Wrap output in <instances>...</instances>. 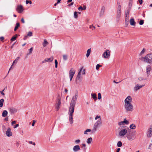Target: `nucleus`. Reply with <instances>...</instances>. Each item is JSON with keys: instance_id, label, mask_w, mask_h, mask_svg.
Segmentation results:
<instances>
[{"instance_id": "nucleus-64", "label": "nucleus", "mask_w": 152, "mask_h": 152, "mask_svg": "<svg viewBox=\"0 0 152 152\" xmlns=\"http://www.w3.org/2000/svg\"><path fill=\"white\" fill-rule=\"evenodd\" d=\"M72 0H68L67 2L68 3L71 2H72Z\"/></svg>"}, {"instance_id": "nucleus-59", "label": "nucleus", "mask_w": 152, "mask_h": 152, "mask_svg": "<svg viewBox=\"0 0 152 152\" xmlns=\"http://www.w3.org/2000/svg\"><path fill=\"white\" fill-rule=\"evenodd\" d=\"M15 123H16V121H12L11 123V124H12V125H13Z\"/></svg>"}, {"instance_id": "nucleus-28", "label": "nucleus", "mask_w": 152, "mask_h": 152, "mask_svg": "<svg viewBox=\"0 0 152 152\" xmlns=\"http://www.w3.org/2000/svg\"><path fill=\"white\" fill-rule=\"evenodd\" d=\"M18 37V35L17 34H15L14 36L12 37L11 38V39H10V40L11 41H13L14 40H15Z\"/></svg>"}, {"instance_id": "nucleus-27", "label": "nucleus", "mask_w": 152, "mask_h": 152, "mask_svg": "<svg viewBox=\"0 0 152 152\" xmlns=\"http://www.w3.org/2000/svg\"><path fill=\"white\" fill-rule=\"evenodd\" d=\"M92 139L91 137H90L89 138H88L87 141H86V142H87V143L88 144H90L91 142H92Z\"/></svg>"}, {"instance_id": "nucleus-9", "label": "nucleus", "mask_w": 152, "mask_h": 152, "mask_svg": "<svg viewBox=\"0 0 152 152\" xmlns=\"http://www.w3.org/2000/svg\"><path fill=\"white\" fill-rule=\"evenodd\" d=\"M135 135L132 133H127L126 137L127 139L129 140H132L134 139Z\"/></svg>"}, {"instance_id": "nucleus-50", "label": "nucleus", "mask_w": 152, "mask_h": 152, "mask_svg": "<svg viewBox=\"0 0 152 152\" xmlns=\"http://www.w3.org/2000/svg\"><path fill=\"white\" fill-rule=\"evenodd\" d=\"M145 48H143L142 49V51H141V52L140 53V54H142L143 53L145 52Z\"/></svg>"}, {"instance_id": "nucleus-37", "label": "nucleus", "mask_w": 152, "mask_h": 152, "mask_svg": "<svg viewBox=\"0 0 152 152\" xmlns=\"http://www.w3.org/2000/svg\"><path fill=\"white\" fill-rule=\"evenodd\" d=\"M33 51V48L32 47L29 50V53L27 54V55L31 54L32 53Z\"/></svg>"}, {"instance_id": "nucleus-11", "label": "nucleus", "mask_w": 152, "mask_h": 152, "mask_svg": "<svg viewBox=\"0 0 152 152\" xmlns=\"http://www.w3.org/2000/svg\"><path fill=\"white\" fill-rule=\"evenodd\" d=\"M147 135L148 137H150L152 136V124L150 126V127L148 129L147 133Z\"/></svg>"}, {"instance_id": "nucleus-60", "label": "nucleus", "mask_w": 152, "mask_h": 152, "mask_svg": "<svg viewBox=\"0 0 152 152\" xmlns=\"http://www.w3.org/2000/svg\"><path fill=\"white\" fill-rule=\"evenodd\" d=\"M19 126V124H16L15 125V126L14 127V128H16L17 127H18Z\"/></svg>"}, {"instance_id": "nucleus-45", "label": "nucleus", "mask_w": 152, "mask_h": 152, "mask_svg": "<svg viewBox=\"0 0 152 152\" xmlns=\"http://www.w3.org/2000/svg\"><path fill=\"white\" fill-rule=\"evenodd\" d=\"M99 118V119L101 118V116L100 115H97L96 116V117L95 118V120H96L97 119Z\"/></svg>"}, {"instance_id": "nucleus-46", "label": "nucleus", "mask_w": 152, "mask_h": 152, "mask_svg": "<svg viewBox=\"0 0 152 152\" xmlns=\"http://www.w3.org/2000/svg\"><path fill=\"white\" fill-rule=\"evenodd\" d=\"M92 130H91L90 129H86V132H92ZM91 133L93 134L92 132H91ZM87 134V133H86V134Z\"/></svg>"}, {"instance_id": "nucleus-6", "label": "nucleus", "mask_w": 152, "mask_h": 152, "mask_svg": "<svg viewBox=\"0 0 152 152\" xmlns=\"http://www.w3.org/2000/svg\"><path fill=\"white\" fill-rule=\"evenodd\" d=\"M83 68H81L80 69V71L78 72V74L76 78V81L80 80V77H81V74L82 72V74L83 75H84L85 73V69H84L83 70Z\"/></svg>"}, {"instance_id": "nucleus-61", "label": "nucleus", "mask_w": 152, "mask_h": 152, "mask_svg": "<svg viewBox=\"0 0 152 152\" xmlns=\"http://www.w3.org/2000/svg\"><path fill=\"white\" fill-rule=\"evenodd\" d=\"M55 64H58V61H57V60L56 59L55 60Z\"/></svg>"}, {"instance_id": "nucleus-10", "label": "nucleus", "mask_w": 152, "mask_h": 152, "mask_svg": "<svg viewBox=\"0 0 152 152\" xmlns=\"http://www.w3.org/2000/svg\"><path fill=\"white\" fill-rule=\"evenodd\" d=\"M16 10L19 13H21L24 10L23 7L21 5H18L16 8Z\"/></svg>"}, {"instance_id": "nucleus-14", "label": "nucleus", "mask_w": 152, "mask_h": 152, "mask_svg": "<svg viewBox=\"0 0 152 152\" xmlns=\"http://www.w3.org/2000/svg\"><path fill=\"white\" fill-rule=\"evenodd\" d=\"M6 135L8 137H10L12 135V133L11 131V129L8 128L6 131Z\"/></svg>"}, {"instance_id": "nucleus-56", "label": "nucleus", "mask_w": 152, "mask_h": 152, "mask_svg": "<svg viewBox=\"0 0 152 152\" xmlns=\"http://www.w3.org/2000/svg\"><path fill=\"white\" fill-rule=\"evenodd\" d=\"M4 39V37H0V40H1V41L3 40Z\"/></svg>"}, {"instance_id": "nucleus-7", "label": "nucleus", "mask_w": 152, "mask_h": 152, "mask_svg": "<svg viewBox=\"0 0 152 152\" xmlns=\"http://www.w3.org/2000/svg\"><path fill=\"white\" fill-rule=\"evenodd\" d=\"M121 6L120 5H118L117 8V10L116 15L117 19H119L121 16Z\"/></svg>"}, {"instance_id": "nucleus-35", "label": "nucleus", "mask_w": 152, "mask_h": 152, "mask_svg": "<svg viewBox=\"0 0 152 152\" xmlns=\"http://www.w3.org/2000/svg\"><path fill=\"white\" fill-rule=\"evenodd\" d=\"M122 145V142L120 141H118L117 143V145L118 147H121Z\"/></svg>"}, {"instance_id": "nucleus-63", "label": "nucleus", "mask_w": 152, "mask_h": 152, "mask_svg": "<svg viewBox=\"0 0 152 152\" xmlns=\"http://www.w3.org/2000/svg\"><path fill=\"white\" fill-rule=\"evenodd\" d=\"M26 4H28L29 1H28V0H26Z\"/></svg>"}, {"instance_id": "nucleus-39", "label": "nucleus", "mask_w": 152, "mask_h": 152, "mask_svg": "<svg viewBox=\"0 0 152 152\" xmlns=\"http://www.w3.org/2000/svg\"><path fill=\"white\" fill-rule=\"evenodd\" d=\"M77 12H74V16L75 18H77Z\"/></svg>"}, {"instance_id": "nucleus-33", "label": "nucleus", "mask_w": 152, "mask_h": 152, "mask_svg": "<svg viewBox=\"0 0 152 152\" xmlns=\"http://www.w3.org/2000/svg\"><path fill=\"white\" fill-rule=\"evenodd\" d=\"M129 17L125 18V23L126 25L129 24Z\"/></svg>"}, {"instance_id": "nucleus-12", "label": "nucleus", "mask_w": 152, "mask_h": 152, "mask_svg": "<svg viewBox=\"0 0 152 152\" xmlns=\"http://www.w3.org/2000/svg\"><path fill=\"white\" fill-rule=\"evenodd\" d=\"M127 133V130L126 129H124L120 131L119 135L120 136H124Z\"/></svg>"}, {"instance_id": "nucleus-26", "label": "nucleus", "mask_w": 152, "mask_h": 152, "mask_svg": "<svg viewBox=\"0 0 152 152\" xmlns=\"http://www.w3.org/2000/svg\"><path fill=\"white\" fill-rule=\"evenodd\" d=\"M91 52V48L89 49L87 51V53L86 54V56L88 57L90 54Z\"/></svg>"}, {"instance_id": "nucleus-58", "label": "nucleus", "mask_w": 152, "mask_h": 152, "mask_svg": "<svg viewBox=\"0 0 152 152\" xmlns=\"http://www.w3.org/2000/svg\"><path fill=\"white\" fill-rule=\"evenodd\" d=\"M28 36L27 35L25 36H24V37L23 38V39L24 40H26V39L27 38Z\"/></svg>"}, {"instance_id": "nucleus-24", "label": "nucleus", "mask_w": 152, "mask_h": 152, "mask_svg": "<svg viewBox=\"0 0 152 152\" xmlns=\"http://www.w3.org/2000/svg\"><path fill=\"white\" fill-rule=\"evenodd\" d=\"M121 123H125L126 124H129V122L126 120V119H125L124 121H121L119 123V124L120 125H121Z\"/></svg>"}, {"instance_id": "nucleus-16", "label": "nucleus", "mask_w": 152, "mask_h": 152, "mask_svg": "<svg viewBox=\"0 0 152 152\" xmlns=\"http://www.w3.org/2000/svg\"><path fill=\"white\" fill-rule=\"evenodd\" d=\"M9 110L11 114L15 113L17 112V110L13 107L9 108Z\"/></svg>"}, {"instance_id": "nucleus-22", "label": "nucleus", "mask_w": 152, "mask_h": 152, "mask_svg": "<svg viewBox=\"0 0 152 152\" xmlns=\"http://www.w3.org/2000/svg\"><path fill=\"white\" fill-rule=\"evenodd\" d=\"M19 58V57H17V58H16L15 60L13 61V63H12V65L11 66V67L10 68V69H9V70L10 71V69H11V68L12 66L15 64H16L17 63V61H18V59Z\"/></svg>"}, {"instance_id": "nucleus-38", "label": "nucleus", "mask_w": 152, "mask_h": 152, "mask_svg": "<svg viewBox=\"0 0 152 152\" xmlns=\"http://www.w3.org/2000/svg\"><path fill=\"white\" fill-rule=\"evenodd\" d=\"M63 58L64 60L66 61L67 59V56L66 55H63Z\"/></svg>"}, {"instance_id": "nucleus-52", "label": "nucleus", "mask_w": 152, "mask_h": 152, "mask_svg": "<svg viewBox=\"0 0 152 152\" xmlns=\"http://www.w3.org/2000/svg\"><path fill=\"white\" fill-rule=\"evenodd\" d=\"M4 90H3L2 91H0V93H1L2 95H3V96L5 95V94L4 93V92H3Z\"/></svg>"}, {"instance_id": "nucleus-21", "label": "nucleus", "mask_w": 152, "mask_h": 152, "mask_svg": "<svg viewBox=\"0 0 152 152\" xmlns=\"http://www.w3.org/2000/svg\"><path fill=\"white\" fill-rule=\"evenodd\" d=\"M129 22L131 25L134 26H135L136 23L133 18H131L130 19Z\"/></svg>"}, {"instance_id": "nucleus-44", "label": "nucleus", "mask_w": 152, "mask_h": 152, "mask_svg": "<svg viewBox=\"0 0 152 152\" xmlns=\"http://www.w3.org/2000/svg\"><path fill=\"white\" fill-rule=\"evenodd\" d=\"M90 28H92V30H93L95 28V27L94 26H93V25L90 26Z\"/></svg>"}, {"instance_id": "nucleus-29", "label": "nucleus", "mask_w": 152, "mask_h": 152, "mask_svg": "<svg viewBox=\"0 0 152 152\" xmlns=\"http://www.w3.org/2000/svg\"><path fill=\"white\" fill-rule=\"evenodd\" d=\"M20 26V24L19 23H17L14 28V31H16Z\"/></svg>"}, {"instance_id": "nucleus-19", "label": "nucleus", "mask_w": 152, "mask_h": 152, "mask_svg": "<svg viewBox=\"0 0 152 152\" xmlns=\"http://www.w3.org/2000/svg\"><path fill=\"white\" fill-rule=\"evenodd\" d=\"M144 86V85H140V86H139V85H137L135 86L134 87V91H137V90H138L140 88H142Z\"/></svg>"}, {"instance_id": "nucleus-40", "label": "nucleus", "mask_w": 152, "mask_h": 152, "mask_svg": "<svg viewBox=\"0 0 152 152\" xmlns=\"http://www.w3.org/2000/svg\"><path fill=\"white\" fill-rule=\"evenodd\" d=\"M102 96L101 94L100 93H99L98 94V99L99 100L101 99Z\"/></svg>"}, {"instance_id": "nucleus-23", "label": "nucleus", "mask_w": 152, "mask_h": 152, "mask_svg": "<svg viewBox=\"0 0 152 152\" xmlns=\"http://www.w3.org/2000/svg\"><path fill=\"white\" fill-rule=\"evenodd\" d=\"M8 114V112L6 110H4L3 112L2 113V116L3 117H5Z\"/></svg>"}, {"instance_id": "nucleus-2", "label": "nucleus", "mask_w": 152, "mask_h": 152, "mask_svg": "<svg viewBox=\"0 0 152 152\" xmlns=\"http://www.w3.org/2000/svg\"><path fill=\"white\" fill-rule=\"evenodd\" d=\"M132 99L130 96H128L124 100V108L126 112H132L133 110V106L132 104Z\"/></svg>"}, {"instance_id": "nucleus-31", "label": "nucleus", "mask_w": 152, "mask_h": 152, "mask_svg": "<svg viewBox=\"0 0 152 152\" xmlns=\"http://www.w3.org/2000/svg\"><path fill=\"white\" fill-rule=\"evenodd\" d=\"M91 96L92 98L94 99V100L96 101L97 99V97L96 94H92Z\"/></svg>"}, {"instance_id": "nucleus-43", "label": "nucleus", "mask_w": 152, "mask_h": 152, "mask_svg": "<svg viewBox=\"0 0 152 152\" xmlns=\"http://www.w3.org/2000/svg\"><path fill=\"white\" fill-rule=\"evenodd\" d=\"M48 44V42L46 39H45L44 40V42L43 43V46H45V44L46 45H47Z\"/></svg>"}, {"instance_id": "nucleus-8", "label": "nucleus", "mask_w": 152, "mask_h": 152, "mask_svg": "<svg viewBox=\"0 0 152 152\" xmlns=\"http://www.w3.org/2000/svg\"><path fill=\"white\" fill-rule=\"evenodd\" d=\"M75 70L74 69L71 68L69 72V76L70 78V81H71L72 78L75 73Z\"/></svg>"}, {"instance_id": "nucleus-51", "label": "nucleus", "mask_w": 152, "mask_h": 152, "mask_svg": "<svg viewBox=\"0 0 152 152\" xmlns=\"http://www.w3.org/2000/svg\"><path fill=\"white\" fill-rule=\"evenodd\" d=\"M102 65H100L99 64H97V65H96V68H99H99L102 66Z\"/></svg>"}, {"instance_id": "nucleus-57", "label": "nucleus", "mask_w": 152, "mask_h": 152, "mask_svg": "<svg viewBox=\"0 0 152 152\" xmlns=\"http://www.w3.org/2000/svg\"><path fill=\"white\" fill-rule=\"evenodd\" d=\"M139 1L140 4H142V0H138Z\"/></svg>"}, {"instance_id": "nucleus-20", "label": "nucleus", "mask_w": 152, "mask_h": 152, "mask_svg": "<svg viewBox=\"0 0 152 152\" xmlns=\"http://www.w3.org/2000/svg\"><path fill=\"white\" fill-rule=\"evenodd\" d=\"M80 149V147L78 145H76L74 146L73 148V150L75 152L78 151Z\"/></svg>"}, {"instance_id": "nucleus-17", "label": "nucleus", "mask_w": 152, "mask_h": 152, "mask_svg": "<svg viewBox=\"0 0 152 152\" xmlns=\"http://www.w3.org/2000/svg\"><path fill=\"white\" fill-rule=\"evenodd\" d=\"M151 70V66L150 65H148L146 67V73L148 76L149 75L150 72Z\"/></svg>"}, {"instance_id": "nucleus-55", "label": "nucleus", "mask_w": 152, "mask_h": 152, "mask_svg": "<svg viewBox=\"0 0 152 152\" xmlns=\"http://www.w3.org/2000/svg\"><path fill=\"white\" fill-rule=\"evenodd\" d=\"M21 22L22 23H25V21L23 18H21Z\"/></svg>"}, {"instance_id": "nucleus-32", "label": "nucleus", "mask_w": 152, "mask_h": 152, "mask_svg": "<svg viewBox=\"0 0 152 152\" xmlns=\"http://www.w3.org/2000/svg\"><path fill=\"white\" fill-rule=\"evenodd\" d=\"M129 10H127L126 11L125 13V18L129 17Z\"/></svg>"}, {"instance_id": "nucleus-3", "label": "nucleus", "mask_w": 152, "mask_h": 152, "mask_svg": "<svg viewBox=\"0 0 152 152\" xmlns=\"http://www.w3.org/2000/svg\"><path fill=\"white\" fill-rule=\"evenodd\" d=\"M140 59L145 62L150 64H152V53L148 54L145 57H142Z\"/></svg>"}, {"instance_id": "nucleus-41", "label": "nucleus", "mask_w": 152, "mask_h": 152, "mask_svg": "<svg viewBox=\"0 0 152 152\" xmlns=\"http://www.w3.org/2000/svg\"><path fill=\"white\" fill-rule=\"evenodd\" d=\"M32 35V33L31 31H29L28 32L27 36H28L31 37Z\"/></svg>"}, {"instance_id": "nucleus-34", "label": "nucleus", "mask_w": 152, "mask_h": 152, "mask_svg": "<svg viewBox=\"0 0 152 152\" xmlns=\"http://www.w3.org/2000/svg\"><path fill=\"white\" fill-rule=\"evenodd\" d=\"M130 128L131 129H134L136 128V126L135 125L132 124L130 125Z\"/></svg>"}, {"instance_id": "nucleus-4", "label": "nucleus", "mask_w": 152, "mask_h": 152, "mask_svg": "<svg viewBox=\"0 0 152 152\" xmlns=\"http://www.w3.org/2000/svg\"><path fill=\"white\" fill-rule=\"evenodd\" d=\"M102 120L101 118H100L94 124L92 129V133H95L97 130V129L102 125Z\"/></svg>"}, {"instance_id": "nucleus-48", "label": "nucleus", "mask_w": 152, "mask_h": 152, "mask_svg": "<svg viewBox=\"0 0 152 152\" xmlns=\"http://www.w3.org/2000/svg\"><path fill=\"white\" fill-rule=\"evenodd\" d=\"M80 142V140H76L75 141V142L77 144L79 143Z\"/></svg>"}, {"instance_id": "nucleus-13", "label": "nucleus", "mask_w": 152, "mask_h": 152, "mask_svg": "<svg viewBox=\"0 0 152 152\" xmlns=\"http://www.w3.org/2000/svg\"><path fill=\"white\" fill-rule=\"evenodd\" d=\"M110 52L109 50H106V51L104 53L103 56L104 58H108L110 57Z\"/></svg>"}, {"instance_id": "nucleus-1", "label": "nucleus", "mask_w": 152, "mask_h": 152, "mask_svg": "<svg viewBox=\"0 0 152 152\" xmlns=\"http://www.w3.org/2000/svg\"><path fill=\"white\" fill-rule=\"evenodd\" d=\"M78 95V94L77 91L75 93V95L73 96L70 103V105L69 108V121L71 124H72L73 123V113L74 112V107L76 104Z\"/></svg>"}, {"instance_id": "nucleus-54", "label": "nucleus", "mask_w": 152, "mask_h": 152, "mask_svg": "<svg viewBox=\"0 0 152 152\" xmlns=\"http://www.w3.org/2000/svg\"><path fill=\"white\" fill-rule=\"evenodd\" d=\"M74 4V3L73 2H71L70 4H69L68 5L69 7H70L72 5Z\"/></svg>"}, {"instance_id": "nucleus-5", "label": "nucleus", "mask_w": 152, "mask_h": 152, "mask_svg": "<svg viewBox=\"0 0 152 152\" xmlns=\"http://www.w3.org/2000/svg\"><path fill=\"white\" fill-rule=\"evenodd\" d=\"M61 98L60 97H58L57 101L55 106V109L57 111H58L60 108L61 104Z\"/></svg>"}, {"instance_id": "nucleus-15", "label": "nucleus", "mask_w": 152, "mask_h": 152, "mask_svg": "<svg viewBox=\"0 0 152 152\" xmlns=\"http://www.w3.org/2000/svg\"><path fill=\"white\" fill-rule=\"evenodd\" d=\"M53 57H51L49 58H45L43 61L42 62V63H44L46 62H51L53 60Z\"/></svg>"}, {"instance_id": "nucleus-53", "label": "nucleus", "mask_w": 152, "mask_h": 152, "mask_svg": "<svg viewBox=\"0 0 152 152\" xmlns=\"http://www.w3.org/2000/svg\"><path fill=\"white\" fill-rule=\"evenodd\" d=\"M152 146V143H150L149 145V146H148V149H151V146Z\"/></svg>"}, {"instance_id": "nucleus-30", "label": "nucleus", "mask_w": 152, "mask_h": 152, "mask_svg": "<svg viewBox=\"0 0 152 152\" xmlns=\"http://www.w3.org/2000/svg\"><path fill=\"white\" fill-rule=\"evenodd\" d=\"M4 101V99H1L0 100V107H1L3 106Z\"/></svg>"}, {"instance_id": "nucleus-42", "label": "nucleus", "mask_w": 152, "mask_h": 152, "mask_svg": "<svg viewBox=\"0 0 152 152\" xmlns=\"http://www.w3.org/2000/svg\"><path fill=\"white\" fill-rule=\"evenodd\" d=\"M144 20H141L140 21L139 24L140 25H143L144 23Z\"/></svg>"}, {"instance_id": "nucleus-62", "label": "nucleus", "mask_w": 152, "mask_h": 152, "mask_svg": "<svg viewBox=\"0 0 152 152\" xmlns=\"http://www.w3.org/2000/svg\"><path fill=\"white\" fill-rule=\"evenodd\" d=\"M120 150V148H118L117 149V151H116V152H119V151Z\"/></svg>"}, {"instance_id": "nucleus-49", "label": "nucleus", "mask_w": 152, "mask_h": 152, "mask_svg": "<svg viewBox=\"0 0 152 152\" xmlns=\"http://www.w3.org/2000/svg\"><path fill=\"white\" fill-rule=\"evenodd\" d=\"M132 1H129V7H131L132 5Z\"/></svg>"}, {"instance_id": "nucleus-25", "label": "nucleus", "mask_w": 152, "mask_h": 152, "mask_svg": "<svg viewBox=\"0 0 152 152\" xmlns=\"http://www.w3.org/2000/svg\"><path fill=\"white\" fill-rule=\"evenodd\" d=\"M78 9L79 10H86V5H83V7L82 6H80L78 8Z\"/></svg>"}, {"instance_id": "nucleus-47", "label": "nucleus", "mask_w": 152, "mask_h": 152, "mask_svg": "<svg viewBox=\"0 0 152 152\" xmlns=\"http://www.w3.org/2000/svg\"><path fill=\"white\" fill-rule=\"evenodd\" d=\"M36 122V121L35 120H34L33 121V122L32 124V126H34L35 124V123Z\"/></svg>"}, {"instance_id": "nucleus-18", "label": "nucleus", "mask_w": 152, "mask_h": 152, "mask_svg": "<svg viewBox=\"0 0 152 152\" xmlns=\"http://www.w3.org/2000/svg\"><path fill=\"white\" fill-rule=\"evenodd\" d=\"M105 10V7L104 6H102L101 8V10L99 13V16L100 17H102L104 15Z\"/></svg>"}, {"instance_id": "nucleus-36", "label": "nucleus", "mask_w": 152, "mask_h": 152, "mask_svg": "<svg viewBox=\"0 0 152 152\" xmlns=\"http://www.w3.org/2000/svg\"><path fill=\"white\" fill-rule=\"evenodd\" d=\"M138 79L139 80L141 81V80H147L146 78H144L142 77H139L138 78Z\"/></svg>"}]
</instances>
